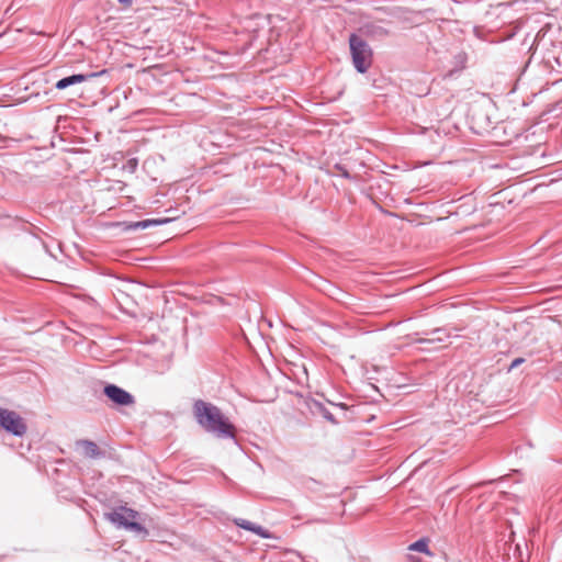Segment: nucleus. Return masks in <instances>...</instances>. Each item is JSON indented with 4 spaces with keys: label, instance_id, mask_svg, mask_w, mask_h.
<instances>
[{
    "label": "nucleus",
    "instance_id": "nucleus-1",
    "mask_svg": "<svg viewBox=\"0 0 562 562\" xmlns=\"http://www.w3.org/2000/svg\"><path fill=\"white\" fill-rule=\"evenodd\" d=\"M193 415L196 423L207 432L218 438H234L235 426L214 404L196 400L193 403Z\"/></svg>",
    "mask_w": 562,
    "mask_h": 562
},
{
    "label": "nucleus",
    "instance_id": "nucleus-2",
    "mask_svg": "<svg viewBox=\"0 0 562 562\" xmlns=\"http://www.w3.org/2000/svg\"><path fill=\"white\" fill-rule=\"evenodd\" d=\"M104 517L116 528L133 532L135 537L145 540L149 537L148 529L140 522V514L126 506H120L110 513H105Z\"/></svg>",
    "mask_w": 562,
    "mask_h": 562
},
{
    "label": "nucleus",
    "instance_id": "nucleus-3",
    "mask_svg": "<svg viewBox=\"0 0 562 562\" xmlns=\"http://www.w3.org/2000/svg\"><path fill=\"white\" fill-rule=\"evenodd\" d=\"M349 48L355 69L359 74H366L372 65V48L366 40L356 33H351L349 36Z\"/></svg>",
    "mask_w": 562,
    "mask_h": 562
},
{
    "label": "nucleus",
    "instance_id": "nucleus-4",
    "mask_svg": "<svg viewBox=\"0 0 562 562\" xmlns=\"http://www.w3.org/2000/svg\"><path fill=\"white\" fill-rule=\"evenodd\" d=\"M0 429L12 436L23 437L27 425L16 412L0 407Z\"/></svg>",
    "mask_w": 562,
    "mask_h": 562
},
{
    "label": "nucleus",
    "instance_id": "nucleus-5",
    "mask_svg": "<svg viewBox=\"0 0 562 562\" xmlns=\"http://www.w3.org/2000/svg\"><path fill=\"white\" fill-rule=\"evenodd\" d=\"M103 394L115 406H130L135 403V397L130 392L116 384L106 383L103 387Z\"/></svg>",
    "mask_w": 562,
    "mask_h": 562
},
{
    "label": "nucleus",
    "instance_id": "nucleus-6",
    "mask_svg": "<svg viewBox=\"0 0 562 562\" xmlns=\"http://www.w3.org/2000/svg\"><path fill=\"white\" fill-rule=\"evenodd\" d=\"M105 72H106V70L103 69V70L98 71V72L74 74V75H70V76H67V77H64V78L59 79L55 83V88L57 90H64V89H66V88H68L70 86L88 81V80H90L92 78H95L98 76H101V75H103Z\"/></svg>",
    "mask_w": 562,
    "mask_h": 562
},
{
    "label": "nucleus",
    "instance_id": "nucleus-7",
    "mask_svg": "<svg viewBox=\"0 0 562 562\" xmlns=\"http://www.w3.org/2000/svg\"><path fill=\"white\" fill-rule=\"evenodd\" d=\"M172 218L162 217V218H146L137 222H123V229L125 232L138 231V229H147L154 226L165 225L171 222Z\"/></svg>",
    "mask_w": 562,
    "mask_h": 562
},
{
    "label": "nucleus",
    "instance_id": "nucleus-8",
    "mask_svg": "<svg viewBox=\"0 0 562 562\" xmlns=\"http://www.w3.org/2000/svg\"><path fill=\"white\" fill-rule=\"evenodd\" d=\"M77 447L82 448V453L87 458L99 459L104 456V452L100 450L98 445L88 439H80L76 441Z\"/></svg>",
    "mask_w": 562,
    "mask_h": 562
},
{
    "label": "nucleus",
    "instance_id": "nucleus-9",
    "mask_svg": "<svg viewBox=\"0 0 562 562\" xmlns=\"http://www.w3.org/2000/svg\"><path fill=\"white\" fill-rule=\"evenodd\" d=\"M234 524L244 529V530H247V531H251L254 532L255 535L263 538V539H268L270 538V533L267 529H265L263 527H261L260 525H256L249 520H246V519H243V518H236L234 519Z\"/></svg>",
    "mask_w": 562,
    "mask_h": 562
},
{
    "label": "nucleus",
    "instance_id": "nucleus-10",
    "mask_svg": "<svg viewBox=\"0 0 562 562\" xmlns=\"http://www.w3.org/2000/svg\"><path fill=\"white\" fill-rule=\"evenodd\" d=\"M364 35L374 40H383L390 35V31L378 23H367L361 27Z\"/></svg>",
    "mask_w": 562,
    "mask_h": 562
},
{
    "label": "nucleus",
    "instance_id": "nucleus-11",
    "mask_svg": "<svg viewBox=\"0 0 562 562\" xmlns=\"http://www.w3.org/2000/svg\"><path fill=\"white\" fill-rule=\"evenodd\" d=\"M452 330L458 331L457 328H451V329L446 328V327L435 328L429 333L431 335V338L420 339L419 341L420 342H430V344L443 342L453 335Z\"/></svg>",
    "mask_w": 562,
    "mask_h": 562
},
{
    "label": "nucleus",
    "instance_id": "nucleus-12",
    "mask_svg": "<svg viewBox=\"0 0 562 562\" xmlns=\"http://www.w3.org/2000/svg\"><path fill=\"white\" fill-rule=\"evenodd\" d=\"M310 409L313 414H318L323 416L326 420L330 422L331 424H337L336 418L324 403L313 400L310 404Z\"/></svg>",
    "mask_w": 562,
    "mask_h": 562
},
{
    "label": "nucleus",
    "instance_id": "nucleus-13",
    "mask_svg": "<svg viewBox=\"0 0 562 562\" xmlns=\"http://www.w3.org/2000/svg\"><path fill=\"white\" fill-rule=\"evenodd\" d=\"M429 540L427 538H420L415 542L411 543L408 550L425 553L429 557L432 555V552L428 548Z\"/></svg>",
    "mask_w": 562,
    "mask_h": 562
},
{
    "label": "nucleus",
    "instance_id": "nucleus-14",
    "mask_svg": "<svg viewBox=\"0 0 562 562\" xmlns=\"http://www.w3.org/2000/svg\"><path fill=\"white\" fill-rule=\"evenodd\" d=\"M550 373L555 381L560 380L562 378V361L552 367Z\"/></svg>",
    "mask_w": 562,
    "mask_h": 562
},
{
    "label": "nucleus",
    "instance_id": "nucleus-15",
    "mask_svg": "<svg viewBox=\"0 0 562 562\" xmlns=\"http://www.w3.org/2000/svg\"><path fill=\"white\" fill-rule=\"evenodd\" d=\"M138 166V160L136 158H131L127 160L126 162V168L131 171V172H134L136 170Z\"/></svg>",
    "mask_w": 562,
    "mask_h": 562
},
{
    "label": "nucleus",
    "instance_id": "nucleus-16",
    "mask_svg": "<svg viewBox=\"0 0 562 562\" xmlns=\"http://www.w3.org/2000/svg\"><path fill=\"white\" fill-rule=\"evenodd\" d=\"M526 361L525 358H516L512 361L509 368H508V371H512L513 369L519 367L520 364H522L524 362Z\"/></svg>",
    "mask_w": 562,
    "mask_h": 562
},
{
    "label": "nucleus",
    "instance_id": "nucleus-17",
    "mask_svg": "<svg viewBox=\"0 0 562 562\" xmlns=\"http://www.w3.org/2000/svg\"><path fill=\"white\" fill-rule=\"evenodd\" d=\"M336 168L340 171V175L345 178V179H350L351 178V175L349 173V171L340 166V165H336Z\"/></svg>",
    "mask_w": 562,
    "mask_h": 562
},
{
    "label": "nucleus",
    "instance_id": "nucleus-18",
    "mask_svg": "<svg viewBox=\"0 0 562 562\" xmlns=\"http://www.w3.org/2000/svg\"><path fill=\"white\" fill-rule=\"evenodd\" d=\"M117 2L123 5H130L132 3V0H117Z\"/></svg>",
    "mask_w": 562,
    "mask_h": 562
}]
</instances>
